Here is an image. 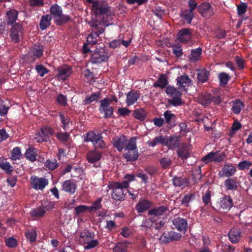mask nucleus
Instances as JSON below:
<instances>
[{
	"instance_id": "f257e3e1",
	"label": "nucleus",
	"mask_w": 252,
	"mask_h": 252,
	"mask_svg": "<svg viewBox=\"0 0 252 252\" xmlns=\"http://www.w3.org/2000/svg\"><path fill=\"white\" fill-rule=\"evenodd\" d=\"M92 9L96 17L102 16L101 22L105 26H107L109 22L112 20L111 16L109 14L110 6L106 3L95 1L92 5Z\"/></svg>"
},
{
	"instance_id": "f03ea898",
	"label": "nucleus",
	"mask_w": 252,
	"mask_h": 252,
	"mask_svg": "<svg viewBox=\"0 0 252 252\" xmlns=\"http://www.w3.org/2000/svg\"><path fill=\"white\" fill-rule=\"evenodd\" d=\"M95 234L93 231L85 228L79 232V241L86 250H91L98 246V241L94 239Z\"/></svg>"
},
{
	"instance_id": "7ed1b4c3",
	"label": "nucleus",
	"mask_w": 252,
	"mask_h": 252,
	"mask_svg": "<svg viewBox=\"0 0 252 252\" xmlns=\"http://www.w3.org/2000/svg\"><path fill=\"white\" fill-rule=\"evenodd\" d=\"M50 12L54 18H56L55 22L58 26H62L71 20L69 16L63 14L62 8L57 4L51 6Z\"/></svg>"
},
{
	"instance_id": "20e7f679",
	"label": "nucleus",
	"mask_w": 252,
	"mask_h": 252,
	"mask_svg": "<svg viewBox=\"0 0 252 252\" xmlns=\"http://www.w3.org/2000/svg\"><path fill=\"white\" fill-rule=\"evenodd\" d=\"M108 188L112 190V198L116 201H122L124 200L125 195L127 190L118 182H112L108 185Z\"/></svg>"
},
{
	"instance_id": "39448f33",
	"label": "nucleus",
	"mask_w": 252,
	"mask_h": 252,
	"mask_svg": "<svg viewBox=\"0 0 252 252\" xmlns=\"http://www.w3.org/2000/svg\"><path fill=\"white\" fill-rule=\"evenodd\" d=\"M233 205V201L229 195H224L217 202L216 206L220 211L228 212Z\"/></svg>"
},
{
	"instance_id": "423d86ee",
	"label": "nucleus",
	"mask_w": 252,
	"mask_h": 252,
	"mask_svg": "<svg viewBox=\"0 0 252 252\" xmlns=\"http://www.w3.org/2000/svg\"><path fill=\"white\" fill-rule=\"evenodd\" d=\"M109 56L105 53L103 49H96L92 55L91 62L93 64H99L102 62H107Z\"/></svg>"
},
{
	"instance_id": "0eeeda50",
	"label": "nucleus",
	"mask_w": 252,
	"mask_h": 252,
	"mask_svg": "<svg viewBox=\"0 0 252 252\" xmlns=\"http://www.w3.org/2000/svg\"><path fill=\"white\" fill-rule=\"evenodd\" d=\"M226 155L224 153H219L218 152H211L205 155L202 158V161L205 164L211 162H220L223 161Z\"/></svg>"
},
{
	"instance_id": "6e6552de",
	"label": "nucleus",
	"mask_w": 252,
	"mask_h": 252,
	"mask_svg": "<svg viewBox=\"0 0 252 252\" xmlns=\"http://www.w3.org/2000/svg\"><path fill=\"white\" fill-rule=\"evenodd\" d=\"M100 103L98 109L101 113L104 114V118L105 119L111 118L113 115L114 108L110 105L109 100L103 99L100 101Z\"/></svg>"
},
{
	"instance_id": "1a4fd4ad",
	"label": "nucleus",
	"mask_w": 252,
	"mask_h": 252,
	"mask_svg": "<svg viewBox=\"0 0 252 252\" xmlns=\"http://www.w3.org/2000/svg\"><path fill=\"white\" fill-rule=\"evenodd\" d=\"M192 38V30L190 29H182L179 31L177 35V40L183 44L191 43Z\"/></svg>"
},
{
	"instance_id": "9d476101",
	"label": "nucleus",
	"mask_w": 252,
	"mask_h": 252,
	"mask_svg": "<svg viewBox=\"0 0 252 252\" xmlns=\"http://www.w3.org/2000/svg\"><path fill=\"white\" fill-rule=\"evenodd\" d=\"M23 26L21 23H16L12 25L10 31V37L15 43L20 41V36L23 33Z\"/></svg>"
},
{
	"instance_id": "9b49d317",
	"label": "nucleus",
	"mask_w": 252,
	"mask_h": 252,
	"mask_svg": "<svg viewBox=\"0 0 252 252\" xmlns=\"http://www.w3.org/2000/svg\"><path fill=\"white\" fill-rule=\"evenodd\" d=\"M30 180L32 187L36 190H43L48 184L46 179L35 176H32Z\"/></svg>"
},
{
	"instance_id": "f8f14e48",
	"label": "nucleus",
	"mask_w": 252,
	"mask_h": 252,
	"mask_svg": "<svg viewBox=\"0 0 252 252\" xmlns=\"http://www.w3.org/2000/svg\"><path fill=\"white\" fill-rule=\"evenodd\" d=\"M153 202L146 199L141 198L135 205V210L139 214H142L150 209L153 206Z\"/></svg>"
},
{
	"instance_id": "ddd939ff",
	"label": "nucleus",
	"mask_w": 252,
	"mask_h": 252,
	"mask_svg": "<svg viewBox=\"0 0 252 252\" xmlns=\"http://www.w3.org/2000/svg\"><path fill=\"white\" fill-rule=\"evenodd\" d=\"M169 211L168 207L166 205L156 206L148 211V215L154 217H159L165 216Z\"/></svg>"
},
{
	"instance_id": "4468645a",
	"label": "nucleus",
	"mask_w": 252,
	"mask_h": 252,
	"mask_svg": "<svg viewBox=\"0 0 252 252\" xmlns=\"http://www.w3.org/2000/svg\"><path fill=\"white\" fill-rule=\"evenodd\" d=\"M174 227L179 231L185 232L188 227V224L186 219L177 217L173 220Z\"/></svg>"
},
{
	"instance_id": "2eb2a0df",
	"label": "nucleus",
	"mask_w": 252,
	"mask_h": 252,
	"mask_svg": "<svg viewBox=\"0 0 252 252\" xmlns=\"http://www.w3.org/2000/svg\"><path fill=\"white\" fill-rule=\"evenodd\" d=\"M58 74L56 77L59 80L64 81L72 73L71 67L64 65L58 68Z\"/></svg>"
},
{
	"instance_id": "dca6fc26",
	"label": "nucleus",
	"mask_w": 252,
	"mask_h": 252,
	"mask_svg": "<svg viewBox=\"0 0 252 252\" xmlns=\"http://www.w3.org/2000/svg\"><path fill=\"white\" fill-rule=\"evenodd\" d=\"M18 12L14 9H10L5 13V21L7 26L14 25L18 18Z\"/></svg>"
},
{
	"instance_id": "f3484780",
	"label": "nucleus",
	"mask_w": 252,
	"mask_h": 252,
	"mask_svg": "<svg viewBox=\"0 0 252 252\" xmlns=\"http://www.w3.org/2000/svg\"><path fill=\"white\" fill-rule=\"evenodd\" d=\"M77 189L76 184L70 180H67L63 182L61 190L70 194H74Z\"/></svg>"
},
{
	"instance_id": "a211bd4d",
	"label": "nucleus",
	"mask_w": 252,
	"mask_h": 252,
	"mask_svg": "<svg viewBox=\"0 0 252 252\" xmlns=\"http://www.w3.org/2000/svg\"><path fill=\"white\" fill-rule=\"evenodd\" d=\"M236 172V169L232 164H227L223 166L219 173V176L229 178L234 175Z\"/></svg>"
},
{
	"instance_id": "6ab92c4d",
	"label": "nucleus",
	"mask_w": 252,
	"mask_h": 252,
	"mask_svg": "<svg viewBox=\"0 0 252 252\" xmlns=\"http://www.w3.org/2000/svg\"><path fill=\"white\" fill-rule=\"evenodd\" d=\"M127 139L125 135H122L120 137H115L113 139V144L118 151L122 152L125 148Z\"/></svg>"
},
{
	"instance_id": "aec40b11",
	"label": "nucleus",
	"mask_w": 252,
	"mask_h": 252,
	"mask_svg": "<svg viewBox=\"0 0 252 252\" xmlns=\"http://www.w3.org/2000/svg\"><path fill=\"white\" fill-rule=\"evenodd\" d=\"M89 163H94L99 161L102 158V153L96 149L89 151L86 155Z\"/></svg>"
},
{
	"instance_id": "412c9836",
	"label": "nucleus",
	"mask_w": 252,
	"mask_h": 252,
	"mask_svg": "<svg viewBox=\"0 0 252 252\" xmlns=\"http://www.w3.org/2000/svg\"><path fill=\"white\" fill-rule=\"evenodd\" d=\"M224 186L227 190H236L239 186L237 177L228 178L224 182Z\"/></svg>"
},
{
	"instance_id": "4be33fe9",
	"label": "nucleus",
	"mask_w": 252,
	"mask_h": 252,
	"mask_svg": "<svg viewBox=\"0 0 252 252\" xmlns=\"http://www.w3.org/2000/svg\"><path fill=\"white\" fill-rule=\"evenodd\" d=\"M177 81L179 89L184 91H187L186 87H189L191 83L189 76L186 74L178 77Z\"/></svg>"
},
{
	"instance_id": "5701e85b",
	"label": "nucleus",
	"mask_w": 252,
	"mask_h": 252,
	"mask_svg": "<svg viewBox=\"0 0 252 252\" xmlns=\"http://www.w3.org/2000/svg\"><path fill=\"white\" fill-rule=\"evenodd\" d=\"M198 12L204 17H206V14L208 12H210V16L214 14L212 5L210 3L207 2H203L198 5Z\"/></svg>"
},
{
	"instance_id": "b1692460",
	"label": "nucleus",
	"mask_w": 252,
	"mask_h": 252,
	"mask_svg": "<svg viewBox=\"0 0 252 252\" xmlns=\"http://www.w3.org/2000/svg\"><path fill=\"white\" fill-rule=\"evenodd\" d=\"M140 94L135 90H131L126 94V103L128 106L134 104L139 98Z\"/></svg>"
},
{
	"instance_id": "393cba45",
	"label": "nucleus",
	"mask_w": 252,
	"mask_h": 252,
	"mask_svg": "<svg viewBox=\"0 0 252 252\" xmlns=\"http://www.w3.org/2000/svg\"><path fill=\"white\" fill-rule=\"evenodd\" d=\"M228 237L229 240L234 244L237 243L240 240L241 236V232L238 228H233L230 230Z\"/></svg>"
},
{
	"instance_id": "a878e982",
	"label": "nucleus",
	"mask_w": 252,
	"mask_h": 252,
	"mask_svg": "<svg viewBox=\"0 0 252 252\" xmlns=\"http://www.w3.org/2000/svg\"><path fill=\"white\" fill-rule=\"evenodd\" d=\"M177 234L173 231L169 232L167 233H163L160 235L159 240L164 244H167L170 242L177 240Z\"/></svg>"
},
{
	"instance_id": "bb28decb",
	"label": "nucleus",
	"mask_w": 252,
	"mask_h": 252,
	"mask_svg": "<svg viewBox=\"0 0 252 252\" xmlns=\"http://www.w3.org/2000/svg\"><path fill=\"white\" fill-rule=\"evenodd\" d=\"M45 213V210L41 206L32 209L29 213L30 216L34 219H40L43 218Z\"/></svg>"
},
{
	"instance_id": "cd10ccee",
	"label": "nucleus",
	"mask_w": 252,
	"mask_h": 252,
	"mask_svg": "<svg viewBox=\"0 0 252 252\" xmlns=\"http://www.w3.org/2000/svg\"><path fill=\"white\" fill-rule=\"evenodd\" d=\"M195 199V195L194 193H188L183 196L180 200L181 205L184 207H189L190 203L192 202Z\"/></svg>"
},
{
	"instance_id": "c85d7f7f",
	"label": "nucleus",
	"mask_w": 252,
	"mask_h": 252,
	"mask_svg": "<svg viewBox=\"0 0 252 252\" xmlns=\"http://www.w3.org/2000/svg\"><path fill=\"white\" fill-rule=\"evenodd\" d=\"M180 137L177 136H171L167 138L166 146L170 149L179 147Z\"/></svg>"
},
{
	"instance_id": "c756f323",
	"label": "nucleus",
	"mask_w": 252,
	"mask_h": 252,
	"mask_svg": "<svg viewBox=\"0 0 252 252\" xmlns=\"http://www.w3.org/2000/svg\"><path fill=\"white\" fill-rule=\"evenodd\" d=\"M202 49L200 47L192 49L189 56V60L191 63H195L200 59Z\"/></svg>"
},
{
	"instance_id": "7c9ffc66",
	"label": "nucleus",
	"mask_w": 252,
	"mask_h": 252,
	"mask_svg": "<svg viewBox=\"0 0 252 252\" xmlns=\"http://www.w3.org/2000/svg\"><path fill=\"white\" fill-rule=\"evenodd\" d=\"M210 72L206 69H202L198 70L197 80L200 83H204L208 80Z\"/></svg>"
},
{
	"instance_id": "2f4dec72",
	"label": "nucleus",
	"mask_w": 252,
	"mask_h": 252,
	"mask_svg": "<svg viewBox=\"0 0 252 252\" xmlns=\"http://www.w3.org/2000/svg\"><path fill=\"white\" fill-rule=\"evenodd\" d=\"M168 84L167 76L165 74H162L159 76L157 81L154 83L153 86L155 88L159 87L163 89L167 86Z\"/></svg>"
},
{
	"instance_id": "473e14b6",
	"label": "nucleus",
	"mask_w": 252,
	"mask_h": 252,
	"mask_svg": "<svg viewBox=\"0 0 252 252\" xmlns=\"http://www.w3.org/2000/svg\"><path fill=\"white\" fill-rule=\"evenodd\" d=\"M173 185L176 187L184 188L188 185L189 182L186 178L175 176L172 179Z\"/></svg>"
},
{
	"instance_id": "72a5a7b5",
	"label": "nucleus",
	"mask_w": 252,
	"mask_h": 252,
	"mask_svg": "<svg viewBox=\"0 0 252 252\" xmlns=\"http://www.w3.org/2000/svg\"><path fill=\"white\" fill-rule=\"evenodd\" d=\"M25 236L28 241L31 243H33L36 241L37 232L35 228L27 229L25 232Z\"/></svg>"
},
{
	"instance_id": "f704fd0d",
	"label": "nucleus",
	"mask_w": 252,
	"mask_h": 252,
	"mask_svg": "<svg viewBox=\"0 0 252 252\" xmlns=\"http://www.w3.org/2000/svg\"><path fill=\"white\" fill-rule=\"evenodd\" d=\"M127 152L125 153L124 157L127 161H136L139 156L138 150H127Z\"/></svg>"
},
{
	"instance_id": "c9c22d12",
	"label": "nucleus",
	"mask_w": 252,
	"mask_h": 252,
	"mask_svg": "<svg viewBox=\"0 0 252 252\" xmlns=\"http://www.w3.org/2000/svg\"><path fill=\"white\" fill-rule=\"evenodd\" d=\"M52 18L49 15L42 16L39 23V27L41 30H45L51 25Z\"/></svg>"
},
{
	"instance_id": "e433bc0d",
	"label": "nucleus",
	"mask_w": 252,
	"mask_h": 252,
	"mask_svg": "<svg viewBox=\"0 0 252 252\" xmlns=\"http://www.w3.org/2000/svg\"><path fill=\"white\" fill-rule=\"evenodd\" d=\"M132 115L136 119L143 121L147 116V112L144 108H138L134 110Z\"/></svg>"
},
{
	"instance_id": "4c0bfd02",
	"label": "nucleus",
	"mask_w": 252,
	"mask_h": 252,
	"mask_svg": "<svg viewBox=\"0 0 252 252\" xmlns=\"http://www.w3.org/2000/svg\"><path fill=\"white\" fill-rule=\"evenodd\" d=\"M232 111L235 114L240 113L242 109L244 107V103L240 99H236L232 101Z\"/></svg>"
},
{
	"instance_id": "58836bf2",
	"label": "nucleus",
	"mask_w": 252,
	"mask_h": 252,
	"mask_svg": "<svg viewBox=\"0 0 252 252\" xmlns=\"http://www.w3.org/2000/svg\"><path fill=\"white\" fill-rule=\"evenodd\" d=\"M100 97L101 93L99 92L92 93L90 96L87 97L84 100H83L82 104L85 105H88L97 100L98 98H100Z\"/></svg>"
},
{
	"instance_id": "ea45409f",
	"label": "nucleus",
	"mask_w": 252,
	"mask_h": 252,
	"mask_svg": "<svg viewBox=\"0 0 252 252\" xmlns=\"http://www.w3.org/2000/svg\"><path fill=\"white\" fill-rule=\"evenodd\" d=\"M37 150L36 148L30 147L25 153V157L27 159L31 161H34L36 159Z\"/></svg>"
},
{
	"instance_id": "a19ab883",
	"label": "nucleus",
	"mask_w": 252,
	"mask_h": 252,
	"mask_svg": "<svg viewBox=\"0 0 252 252\" xmlns=\"http://www.w3.org/2000/svg\"><path fill=\"white\" fill-rule=\"evenodd\" d=\"M100 25V23L95 21L94 22L92 25V27L94 28V29L92 30L91 32H93L95 36L98 37L99 36L100 34L104 32L105 31L104 28L99 26Z\"/></svg>"
},
{
	"instance_id": "79ce46f5",
	"label": "nucleus",
	"mask_w": 252,
	"mask_h": 252,
	"mask_svg": "<svg viewBox=\"0 0 252 252\" xmlns=\"http://www.w3.org/2000/svg\"><path fill=\"white\" fill-rule=\"evenodd\" d=\"M136 137H131L128 141L127 140L126 146H125V150H137L136 146Z\"/></svg>"
},
{
	"instance_id": "37998d69",
	"label": "nucleus",
	"mask_w": 252,
	"mask_h": 252,
	"mask_svg": "<svg viewBox=\"0 0 252 252\" xmlns=\"http://www.w3.org/2000/svg\"><path fill=\"white\" fill-rule=\"evenodd\" d=\"M135 180V176L133 174H126L124 177V181L120 183L126 188L127 189L129 187V184Z\"/></svg>"
},
{
	"instance_id": "c03bdc74",
	"label": "nucleus",
	"mask_w": 252,
	"mask_h": 252,
	"mask_svg": "<svg viewBox=\"0 0 252 252\" xmlns=\"http://www.w3.org/2000/svg\"><path fill=\"white\" fill-rule=\"evenodd\" d=\"M9 109V102L0 99V115L1 116H5L7 114Z\"/></svg>"
},
{
	"instance_id": "a18cd8bd",
	"label": "nucleus",
	"mask_w": 252,
	"mask_h": 252,
	"mask_svg": "<svg viewBox=\"0 0 252 252\" xmlns=\"http://www.w3.org/2000/svg\"><path fill=\"white\" fill-rule=\"evenodd\" d=\"M45 166L49 170H54L57 168L59 164L55 158L48 159L44 163Z\"/></svg>"
},
{
	"instance_id": "49530a36",
	"label": "nucleus",
	"mask_w": 252,
	"mask_h": 252,
	"mask_svg": "<svg viewBox=\"0 0 252 252\" xmlns=\"http://www.w3.org/2000/svg\"><path fill=\"white\" fill-rule=\"evenodd\" d=\"M199 102L205 106L209 105L212 102L211 95L209 94L201 95L199 98Z\"/></svg>"
},
{
	"instance_id": "de8ad7c7",
	"label": "nucleus",
	"mask_w": 252,
	"mask_h": 252,
	"mask_svg": "<svg viewBox=\"0 0 252 252\" xmlns=\"http://www.w3.org/2000/svg\"><path fill=\"white\" fill-rule=\"evenodd\" d=\"M218 78L220 80V86H225L228 83L230 79V76L225 72H220L218 75Z\"/></svg>"
},
{
	"instance_id": "09e8293b",
	"label": "nucleus",
	"mask_w": 252,
	"mask_h": 252,
	"mask_svg": "<svg viewBox=\"0 0 252 252\" xmlns=\"http://www.w3.org/2000/svg\"><path fill=\"white\" fill-rule=\"evenodd\" d=\"M163 116L165 120V123L168 125H171L174 123L176 119V116L171 111L167 110L164 113Z\"/></svg>"
},
{
	"instance_id": "8fccbe9b",
	"label": "nucleus",
	"mask_w": 252,
	"mask_h": 252,
	"mask_svg": "<svg viewBox=\"0 0 252 252\" xmlns=\"http://www.w3.org/2000/svg\"><path fill=\"white\" fill-rule=\"evenodd\" d=\"M165 92L167 95H169L171 97L181 95L182 94L181 92L176 88L171 86H168L166 87Z\"/></svg>"
},
{
	"instance_id": "3c124183",
	"label": "nucleus",
	"mask_w": 252,
	"mask_h": 252,
	"mask_svg": "<svg viewBox=\"0 0 252 252\" xmlns=\"http://www.w3.org/2000/svg\"><path fill=\"white\" fill-rule=\"evenodd\" d=\"M173 53L177 58H179L183 55L181 45L179 43L173 44L172 46Z\"/></svg>"
},
{
	"instance_id": "603ef678",
	"label": "nucleus",
	"mask_w": 252,
	"mask_h": 252,
	"mask_svg": "<svg viewBox=\"0 0 252 252\" xmlns=\"http://www.w3.org/2000/svg\"><path fill=\"white\" fill-rule=\"evenodd\" d=\"M0 168L6 174H9L13 171V167L7 161H0Z\"/></svg>"
},
{
	"instance_id": "864d4df0",
	"label": "nucleus",
	"mask_w": 252,
	"mask_h": 252,
	"mask_svg": "<svg viewBox=\"0 0 252 252\" xmlns=\"http://www.w3.org/2000/svg\"><path fill=\"white\" fill-rule=\"evenodd\" d=\"M161 167L164 169L169 168L172 164V161L169 158H162L159 160Z\"/></svg>"
},
{
	"instance_id": "5fc2aeb1",
	"label": "nucleus",
	"mask_w": 252,
	"mask_h": 252,
	"mask_svg": "<svg viewBox=\"0 0 252 252\" xmlns=\"http://www.w3.org/2000/svg\"><path fill=\"white\" fill-rule=\"evenodd\" d=\"M102 198H98L96 200L93 202L92 206H89V211L90 212H95L101 208L102 205L101 202Z\"/></svg>"
},
{
	"instance_id": "6e6d98bb",
	"label": "nucleus",
	"mask_w": 252,
	"mask_h": 252,
	"mask_svg": "<svg viewBox=\"0 0 252 252\" xmlns=\"http://www.w3.org/2000/svg\"><path fill=\"white\" fill-rule=\"evenodd\" d=\"M242 125L240 122L237 121H234L229 131V135L232 137L237 131L241 128Z\"/></svg>"
},
{
	"instance_id": "4d7b16f0",
	"label": "nucleus",
	"mask_w": 252,
	"mask_h": 252,
	"mask_svg": "<svg viewBox=\"0 0 252 252\" xmlns=\"http://www.w3.org/2000/svg\"><path fill=\"white\" fill-rule=\"evenodd\" d=\"M43 49L42 47L38 46L33 47L31 50V54L37 58L41 57L43 55Z\"/></svg>"
},
{
	"instance_id": "13d9d810",
	"label": "nucleus",
	"mask_w": 252,
	"mask_h": 252,
	"mask_svg": "<svg viewBox=\"0 0 252 252\" xmlns=\"http://www.w3.org/2000/svg\"><path fill=\"white\" fill-rule=\"evenodd\" d=\"M5 243L6 246H7L9 248L12 249L15 248L17 246V241L13 237H10L8 238L5 239Z\"/></svg>"
},
{
	"instance_id": "bf43d9fd",
	"label": "nucleus",
	"mask_w": 252,
	"mask_h": 252,
	"mask_svg": "<svg viewBox=\"0 0 252 252\" xmlns=\"http://www.w3.org/2000/svg\"><path fill=\"white\" fill-rule=\"evenodd\" d=\"M181 96V95H178L173 97L172 99H169L168 102L170 104L174 106H181L183 104Z\"/></svg>"
},
{
	"instance_id": "052dcab7",
	"label": "nucleus",
	"mask_w": 252,
	"mask_h": 252,
	"mask_svg": "<svg viewBox=\"0 0 252 252\" xmlns=\"http://www.w3.org/2000/svg\"><path fill=\"white\" fill-rule=\"evenodd\" d=\"M252 165V162L248 160H243L238 164V167L240 170H248Z\"/></svg>"
},
{
	"instance_id": "680f3d73",
	"label": "nucleus",
	"mask_w": 252,
	"mask_h": 252,
	"mask_svg": "<svg viewBox=\"0 0 252 252\" xmlns=\"http://www.w3.org/2000/svg\"><path fill=\"white\" fill-rule=\"evenodd\" d=\"M177 154L178 157L182 159H187L189 155L188 150L185 148H179L177 150Z\"/></svg>"
},
{
	"instance_id": "e2e57ef3",
	"label": "nucleus",
	"mask_w": 252,
	"mask_h": 252,
	"mask_svg": "<svg viewBox=\"0 0 252 252\" xmlns=\"http://www.w3.org/2000/svg\"><path fill=\"white\" fill-rule=\"evenodd\" d=\"M183 17L188 24H190L194 17L193 12L186 9L183 14Z\"/></svg>"
},
{
	"instance_id": "0e129e2a",
	"label": "nucleus",
	"mask_w": 252,
	"mask_h": 252,
	"mask_svg": "<svg viewBox=\"0 0 252 252\" xmlns=\"http://www.w3.org/2000/svg\"><path fill=\"white\" fill-rule=\"evenodd\" d=\"M21 156V153L20 148L18 147L14 148L11 152V158L12 160H16L19 159Z\"/></svg>"
},
{
	"instance_id": "69168bd1",
	"label": "nucleus",
	"mask_w": 252,
	"mask_h": 252,
	"mask_svg": "<svg viewBox=\"0 0 252 252\" xmlns=\"http://www.w3.org/2000/svg\"><path fill=\"white\" fill-rule=\"evenodd\" d=\"M74 208V213L76 216H78L79 215L84 213L87 211H89V206L80 205L78 206L75 207Z\"/></svg>"
},
{
	"instance_id": "338daca9",
	"label": "nucleus",
	"mask_w": 252,
	"mask_h": 252,
	"mask_svg": "<svg viewBox=\"0 0 252 252\" xmlns=\"http://www.w3.org/2000/svg\"><path fill=\"white\" fill-rule=\"evenodd\" d=\"M35 69L40 77L44 76L45 74L48 73L49 71L46 67L42 64L37 65Z\"/></svg>"
},
{
	"instance_id": "774afa93",
	"label": "nucleus",
	"mask_w": 252,
	"mask_h": 252,
	"mask_svg": "<svg viewBox=\"0 0 252 252\" xmlns=\"http://www.w3.org/2000/svg\"><path fill=\"white\" fill-rule=\"evenodd\" d=\"M93 145L95 148L102 149L105 147L106 144L103 140L102 136H99V138L94 142Z\"/></svg>"
}]
</instances>
